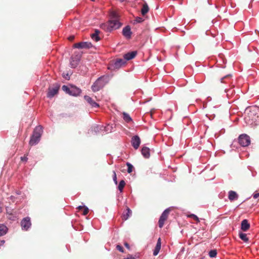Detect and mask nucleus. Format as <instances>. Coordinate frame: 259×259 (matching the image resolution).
<instances>
[{
	"label": "nucleus",
	"mask_w": 259,
	"mask_h": 259,
	"mask_svg": "<svg viewBox=\"0 0 259 259\" xmlns=\"http://www.w3.org/2000/svg\"><path fill=\"white\" fill-rule=\"evenodd\" d=\"M111 20L107 24H103L101 27L106 31H111L113 29L119 28L121 26V23L119 21V14L113 11L110 14Z\"/></svg>",
	"instance_id": "1"
},
{
	"label": "nucleus",
	"mask_w": 259,
	"mask_h": 259,
	"mask_svg": "<svg viewBox=\"0 0 259 259\" xmlns=\"http://www.w3.org/2000/svg\"><path fill=\"white\" fill-rule=\"evenodd\" d=\"M244 119L249 124H257L259 122V108L255 107L250 108Z\"/></svg>",
	"instance_id": "2"
},
{
	"label": "nucleus",
	"mask_w": 259,
	"mask_h": 259,
	"mask_svg": "<svg viewBox=\"0 0 259 259\" xmlns=\"http://www.w3.org/2000/svg\"><path fill=\"white\" fill-rule=\"evenodd\" d=\"M109 81L108 76H103L99 77L92 85V89L94 92H96L102 89Z\"/></svg>",
	"instance_id": "3"
},
{
	"label": "nucleus",
	"mask_w": 259,
	"mask_h": 259,
	"mask_svg": "<svg viewBox=\"0 0 259 259\" xmlns=\"http://www.w3.org/2000/svg\"><path fill=\"white\" fill-rule=\"evenodd\" d=\"M42 132V128L40 126H36L33 132V134L31 137L29 145L33 146L36 145L40 140L41 133Z\"/></svg>",
	"instance_id": "4"
},
{
	"label": "nucleus",
	"mask_w": 259,
	"mask_h": 259,
	"mask_svg": "<svg viewBox=\"0 0 259 259\" xmlns=\"http://www.w3.org/2000/svg\"><path fill=\"white\" fill-rule=\"evenodd\" d=\"M238 143L242 147L248 146L250 143V137L246 134H242L238 137Z\"/></svg>",
	"instance_id": "5"
},
{
	"label": "nucleus",
	"mask_w": 259,
	"mask_h": 259,
	"mask_svg": "<svg viewBox=\"0 0 259 259\" xmlns=\"http://www.w3.org/2000/svg\"><path fill=\"white\" fill-rule=\"evenodd\" d=\"M169 211L170 210L169 209H166L161 214L158 221L159 228H161L163 227L165 221L167 219Z\"/></svg>",
	"instance_id": "6"
},
{
	"label": "nucleus",
	"mask_w": 259,
	"mask_h": 259,
	"mask_svg": "<svg viewBox=\"0 0 259 259\" xmlns=\"http://www.w3.org/2000/svg\"><path fill=\"white\" fill-rule=\"evenodd\" d=\"M31 225L30 219L29 217L24 218L21 222L22 229L25 231L28 230Z\"/></svg>",
	"instance_id": "7"
},
{
	"label": "nucleus",
	"mask_w": 259,
	"mask_h": 259,
	"mask_svg": "<svg viewBox=\"0 0 259 259\" xmlns=\"http://www.w3.org/2000/svg\"><path fill=\"white\" fill-rule=\"evenodd\" d=\"M92 47V44L88 42H80L73 45V47L77 49H89Z\"/></svg>",
	"instance_id": "8"
},
{
	"label": "nucleus",
	"mask_w": 259,
	"mask_h": 259,
	"mask_svg": "<svg viewBox=\"0 0 259 259\" xmlns=\"http://www.w3.org/2000/svg\"><path fill=\"white\" fill-rule=\"evenodd\" d=\"M232 76L230 74L227 75L222 77L220 80L216 81L215 84L218 86H220V83H228L231 80Z\"/></svg>",
	"instance_id": "9"
},
{
	"label": "nucleus",
	"mask_w": 259,
	"mask_h": 259,
	"mask_svg": "<svg viewBox=\"0 0 259 259\" xmlns=\"http://www.w3.org/2000/svg\"><path fill=\"white\" fill-rule=\"evenodd\" d=\"M59 87L56 86L54 88H49L48 89V92L47 94V97L51 98L56 95L59 91Z\"/></svg>",
	"instance_id": "10"
},
{
	"label": "nucleus",
	"mask_w": 259,
	"mask_h": 259,
	"mask_svg": "<svg viewBox=\"0 0 259 259\" xmlns=\"http://www.w3.org/2000/svg\"><path fill=\"white\" fill-rule=\"evenodd\" d=\"M132 144L135 149H137L140 144L141 140L138 136H135L132 138Z\"/></svg>",
	"instance_id": "11"
},
{
	"label": "nucleus",
	"mask_w": 259,
	"mask_h": 259,
	"mask_svg": "<svg viewBox=\"0 0 259 259\" xmlns=\"http://www.w3.org/2000/svg\"><path fill=\"white\" fill-rule=\"evenodd\" d=\"M122 34L127 39H130L131 37L132 31L130 26H126L123 28Z\"/></svg>",
	"instance_id": "12"
},
{
	"label": "nucleus",
	"mask_w": 259,
	"mask_h": 259,
	"mask_svg": "<svg viewBox=\"0 0 259 259\" xmlns=\"http://www.w3.org/2000/svg\"><path fill=\"white\" fill-rule=\"evenodd\" d=\"M84 99L92 107H98L99 106V104L90 96L85 95L84 96Z\"/></svg>",
	"instance_id": "13"
},
{
	"label": "nucleus",
	"mask_w": 259,
	"mask_h": 259,
	"mask_svg": "<svg viewBox=\"0 0 259 259\" xmlns=\"http://www.w3.org/2000/svg\"><path fill=\"white\" fill-rule=\"evenodd\" d=\"M79 62V57L77 56L72 57L70 59V66L72 68H75L78 64Z\"/></svg>",
	"instance_id": "14"
},
{
	"label": "nucleus",
	"mask_w": 259,
	"mask_h": 259,
	"mask_svg": "<svg viewBox=\"0 0 259 259\" xmlns=\"http://www.w3.org/2000/svg\"><path fill=\"white\" fill-rule=\"evenodd\" d=\"M81 90L75 86H72L70 90V95L77 96L81 93Z\"/></svg>",
	"instance_id": "15"
},
{
	"label": "nucleus",
	"mask_w": 259,
	"mask_h": 259,
	"mask_svg": "<svg viewBox=\"0 0 259 259\" xmlns=\"http://www.w3.org/2000/svg\"><path fill=\"white\" fill-rule=\"evenodd\" d=\"M126 63V61L124 59H117L114 62V66L115 68H119Z\"/></svg>",
	"instance_id": "16"
},
{
	"label": "nucleus",
	"mask_w": 259,
	"mask_h": 259,
	"mask_svg": "<svg viewBox=\"0 0 259 259\" xmlns=\"http://www.w3.org/2000/svg\"><path fill=\"white\" fill-rule=\"evenodd\" d=\"M137 53L136 51L128 52L124 55V59L126 60H130L135 57Z\"/></svg>",
	"instance_id": "17"
},
{
	"label": "nucleus",
	"mask_w": 259,
	"mask_h": 259,
	"mask_svg": "<svg viewBox=\"0 0 259 259\" xmlns=\"http://www.w3.org/2000/svg\"><path fill=\"white\" fill-rule=\"evenodd\" d=\"M161 239H160V238H159L157 240L156 245V246L154 249V251H153V255L154 256H156L158 254V253L160 250V248H161Z\"/></svg>",
	"instance_id": "18"
},
{
	"label": "nucleus",
	"mask_w": 259,
	"mask_h": 259,
	"mask_svg": "<svg viewBox=\"0 0 259 259\" xmlns=\"http://www.w3.org/2000/svg\"><path fill=\"white\" fill-rule=\"evenodd\" d=\"M250 228V224L247 220H243L241 222V230L243 231H247Z\"/></svg>",
	"instance_id": "19"
},
{
	"label": "nucleus",
	"mask_w": 259,
	"mask_h": 259,
	"mask_svg": "<svg viewBox=\"0 0 259 259\" xmlns=\"http://www.w3.org/2000/svg\"><path fill=\"white\" fill-rule=\"evenodd\" d=\"M141 153L143 156L146 158H148L150 157V149L148 147H143L141 150Z\"/></svg>",
	"instance_id": "20"
},
{
	"label": "nucleus",
	"mask_w": 259,
	"mask_h": 259,
	"mask_svg": "<svg viewBox=\"0 0 259 259\" xmlns=\"http://www.w3.org/2000/svg\"><path fill=\"white\" fill-rule=\"evenodd\" d=\"M238 197V194L233 191H230L229 192V196L228 198L230 201H233L235 199H237Z\"/></svg>",
	"instance_id": "21"
},
{
	"label": "nucleus",
	"mask_w": 259,
	"mask_h": 259,
	"mask_svg": "<svg viewBox=\"0 0 259 259\" xmlns=\"http://www.w3.org/2000/svg\"><path fill=\"white\" fill-rule=\"evenodd\" d=\"M99 33L100 31L98 29H96L95 30V32L91 34V38L96 41H99L100 39V38L99 36Z\"/></svg>",
	"instance_id": "22"
},
{
	"label": "nucleus",
	"mask_w": 259,
	"mask_h": 259,
	"mask_svg": "<svg viewBox=\"0 0 259 259\" xmlns=\"http://www.w3.org/2000/svg\"><path fill=\"white\" fill-rule=\"evenodd\" d=\"M8 231L7 227L3 224H0V236L5 235Z\"/></svg>",
	"instance_id": "23"
},
{
	"label": "nucleus",
	"mask_w": 259,
	"mask_h": 259,
	"mask_svg": "<svg viewBox=\"0 0 259 259\" xmlns=\"http://www.w3.org/2000/svg\"><path fill=\"white\" fill-rule=\"evenodd\" d=\"M122 118H123V120H124V121H125L126 122L128 123L130 122H132V118L131 117L130 115L126 112L122 113Z\"/></svg>",
	"instance_id": "24"
},
{
	"label": "nucleus",
	"mask_w": 259,
	"mask_h": 259,
	"mask_svg": "<svg viewBox=\"0 0 259 259\" xmlns=\"http://www.w3.org/2000/svg\"><path fill=\"white\" fill-rule=\"evenodd\" d=\"M127 212L126 213H123L122 216V220H126L130 217V216L132 214V210L127 207L126 208Z\"/></svg>",
	"instance_id": "25"
},
{
	"label": "nucleus",
	"mask_w": 259,
	"mask_h": 259,
	"mask_svg": "<svg viewBox=\"0 0 259 259\" xmlns=\"http://www.w3.org/2000/svg\"><path fill=\"white\" fill-rule=\"evenodd\" d=\"M149 7H148L147 4L145 3L143 5L142 9L141 10L142 14L143 16L145 15L146 13H148V12L149 11Z\"/></svg>",
	"instance_id": "26"
},
{
	"label": "nucleus",
	"mask_w": 259,
	"mask_h": 259,
	"mask_svg": "<svg viewBox=\"0 0 259 259\" xmlns=\"http://www.w3.org/2000/svg\"><path fill=\"white\" fill-rule=\"evenodd\" d=\"M239 236L240 238L244 242H247L248 241V238L246 234L241 232L239 233Z\"/></svg>",
	"instance_id": "27"
},
{
	"label": "nucleus",
	"mask_w": 259,
	"mask_h": 259,
	"mask_svg": "<svg viewBox=\"0 0 259 259\" xmlns=\"http://www.w3.org/2000/svg\"><path fill=\"white\" fill-rule=\"evenodd\" d=\"M125 185V183L124 180H121L120 181L119 185L118 186V189L120 191V192H122Z\"/></svg>",
	"instance_id": "28"
},
{
	"label": "nucleus",
	"mask_w": 259,
	"mask_h": 259,
	"mask_svg": "<svg viewBox=\"0 0 259 259\" xmlns=\"http://www.w3.org/2000/svg\"><path fill=\"white\" fill-rule=\"evenodd\" d=\"M188 218H190L193 219L194 220L196 221L197 223H199L200 222L199 218L194 214H190L187 215Z\"/></svg>",
	"instance_id": "29"
},
{
	"label": "nucleus",
	"mask_w": 259,
	"mask_h": 259,
	"mask_svg": "<svg viewBox=\"0 0 259 259\" xmlns=\"http://www.w3.org/2000/svg\"><path fill=\"white\" fill-rule=\"evenodd\" d=\"M62 89L64 92L70 95L71 88H69L67 86L64 85L62 86Z\"/></svg>",
	"instance_id": "30"
},
{
	"label": "nucleus",
	"mask_w": 259,
	"mask_h": 259,
	"mask_svg": "<svg viewBox=\"0 0 259 259\" xmlns=\"http://www.w3.org/2000/svg\"><path fill=\"white\" fill-rule=\"evenodd\" d=\"M217 254V252L216 250H211L209 252V255L210 257H214Z\"/></svg>",
	"instance_id": "31"
},
{
	"label": "nucleus",
	"mask_w": 259,
	"mask_h": 259,
	"mask_svg": "<svg viewBox=\"0 0 259 259\" xmlns=\"http://www.w3.org/2000/svg\"><path fill=\"white\" fill-rule=\"evenodd\" d=\"M126 165L128 167V168H127V172L128 173H131L133 171V169L134 168V167L132 165V164H131V163L127 162L126 163Z\"/></svg>",
	"instance_id": "32"
},
{
	"label": "nucleus",
	"mask_w": 259,
	"mask_h": 259,
	"mask_svg": "<svg viewBox=\"0 0 259 259\" xmlns=\"http://www.w3.org/2000/svg\"><path fill=\"white\" fill-rule=\"evenodd\" d=\"M62 76L64 78H65L67 80H69L70 78V75H69V73H68V72L67 73H65V72L63 73Z\"/></svg>",
	"instance_id": "33"
},
{
	"label": "nucleus",
	"mask_w": 259,
	"mask_h": 259,
	"mask_svg": "<svg viewBox=\"0 0 259 259\" xmlns=\"http://www.w3.org/2000/svg\"><path fill=\"white\" fill-rule=\"evenodd\" d=\"M113 180L116 185L117 184V177L115 171H113Z\"/></svg>",
	"instance_id": "34"
},
{
	"label": "nucleus",
	"mask_w": 259,
	"mask_h": 259,
	"mask_svg": "<svg viewBox=\"0 0 259 259\" xmlns=\"http://www.w3.org/2000/svg\"><path fill=\"white\" fill-rule=\"evenodd\" d=\"M82 210H83L82 214L84 215H87L89 211V208L86 206L84 207V208Z\"/></svg>",
	"instance_id": "35"
},
{
	"label": "nucleus",
	"mask_w": 259,
	"mask_h": 259,
	"mask_svg": "<svg viewBox=\"0 0 259 259\" xmlns=\"http://www.w3.org/2000/svg\"><path fill=\"white\" fill-rule=\"evenodd\" d=\"M116 248L117 250H118L119 251L121 252H123V247L119 245H117L116 246Z\"/></svg>",
	"instance_id": "36"
},
{
	"label": "nucleus",
	"mask_w": 259,
	"mask_h": 259,
	"mask_svg": "<svg viewBox=\"0 0 259 259\" xmlns=\"http://www.w3.org/2000/svg\"><path fill=\"white\" fill-rule=\"evenodd\" d=\"M136 21L138 23H141L144 21L143 19L141 17H137L136 19Z\"/></svg>",
	"instance_id": "37"
},
{
	"label": "nucleus",
	"mask_w": 259,
	"mask_h": 259,
	"mask_svg": "<svg viewBox=\"0 0 259 259\" xmlns=\"http://www.w3.org/2000/svg\"><path fill=\"white\" fill-rule=\"evenodd\" d=\"M27 159H27V156H23V157H21V160L22 161H26L27 160Z\"/></svg>",
	"instance_id": "38"
},
{
	"label": "nucleus",
	"mask_w": 259,
	"mask_h": 259,
	"mask_svg": "<svg viewBox=\"0 0 259 259\" xmlns=\"http://www.w3.org/2000/svg\"><path fill=\"white\" fill-rule=\"evenodd\" d=\"M259 197V193L253 194V197L254 199H257Z\"/></svg>",
	"instance_id": "39"
},
{
	"label": "nucleus",
	"mask_w": 259,
	"mask_h": 259,
	"mask_svg": "<svg viewBox=\"0 0 259 259\" xmlns=\"http://www.w3.org/2000/svg\"><path fill=\"white\" fill-rule=\"evenodd\" d=\"M74 35L70 36L68 37V39L70 41L73 40L74 39Z\"/></svg>",
	"instance_id": "40"
},
{
	"label": "nucleus",
	"mask_w": 259,
	"mask_h": 259,
	"mask_svg": "<svg viewBox=\"0 0 259 259\" xmlns=\"http://www.w3.org/2000/svg\"><path fill=\"white\" fill-rule=\"evenodd\" d=\"M84 207H85V206H78L77 209L79 210H81L83 209L84 208Z\"/></svg>",
	"instance_id": "41"
},
{
	"label": "nucleus",
	"mask_w": 259,
	"mask_h": 259,
	"mask_svg": "<svg viewBox=\"0 0 259 259\" xmlns=\"http://www.w3.org/2000/svg\"><path fill=\"white\" fill-rule=\"evenodd\" d=\"M124 245L127 249H130V245L127 242H125Z\"/></svg>",
	"instance_id": "42"
},
{
	"label": "nucleus",
	"mask_w": 259,
	"mask_h": 259,
	"mask_svg": "<svg viewBox=\"0 0 259 259\" xmlns=\"http://www.w3.org/2000/svg\"><path fill=\"white\" fill-rule=\"evenodd\" d=\"M1 242H2V243H5V241H4V240H3V241H1Z\"/></svg>",
	"instance_id": "43"
},
{
	"label": "nucleus",
	"mask_w": 259,
	"mask_h": 259,
	"mask_svg": "<svg viewBox=\"0 0 259 259\" xmlns=\"http://www.w3.org/2000/svg\"><path fill=\"white\" fill-rule=\"evenodd\" d=\"M124 0H120L121 2H123Z\"/></svg>",
	"instance_id": "44"
}]
</instances>
